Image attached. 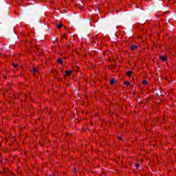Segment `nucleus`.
<instances>
[{"instance_id":"f257e3e1","label":"nucleus","mask_w":176,"mask_h":176,"mask_svg":"<svg viewBox=\"0 0 176 176\" xmlns=\"http://www.w3.org/2000/svg\"><path fill=\"white\" fill-rule=\"evenodd\" d=\"M0 174H4V176H12L14 173L12 172V170L9 168L3 167V171L0 172Z\"/></svg>"},{"instance_id":"f03ea898","label":"nucleus","mask_w":176,"mask_h":176,"mask_svg":"<svg viewBox=\"0 0 176 176\" xmlns=\"http://www.w3.org/2000/svg\"><path fill=\"white\" fill-rule=\"evenodd\" d=\"M160 61H162V63H167L168 61V57L167 56H160Z\"/></svg>"},{"instance_id":"7ed1b4c3","label":"nucleus","mask_w":176,"mask_h":176,"mask_svg":"<svg viewBox=\"0 0 176 176\" xmlns=\"http://www.w3.org/2000/svg\"><path fill=\"white\" fill-rule=\"evenodd\" d=\"M129 47L131 52H134V50H137L138 49V45H129Z\"/></svg>"},{"instance_id":"20e7f679","label":"nucleus","mask_w":176,"mask_h":176,"mask_svg":"<svg viewBox=\"0 0 176 176\" xmlns=\"http://www.w3.org/2000/svg\"><path fill=\"white\" fill-rule=\"evenodd\" d=\"M73 72H74V70L72 69L65 71V76H68L69 78V76L72 75Z\"/></svg>"},{"instance_id":"39448f33","label":"nucleus","mask_w":176,"mask_h":176,"mask_svg":"<svg viewBox=\"0 0 176 176\" xmlns=\"http://www.w3.org/2000/svg\"><path fill=\"white\" fill-rule=\"evenodd\" d=\"M51 74H52L53 76H58V71H57L56 69H52Z\"/></svg>"},{"instance_id":"423d86ee","label":"nucleus","mask_w":176,"mask_h":176,"mask_svg":"<svg viewBox=\"0 0 176 176\" xmlns=\"http://www.w3.org/2000/svg\"><path fill=\"white\" fill-rule=\"evenodd\" d=\"M41 48L38 46H35V53L36 54H37L38 56L41 55V52H40Z\"/></svg>"},{"instance_id":"0eeeda50","label":"nucleus","mask_w":176,"mask_h":176,"mask_svg":"<svg viewBox=\"0 0 176 176\" xmlns=\"http://www.w3.org/2000/svg\"><path fill=\"white\" fill-rule=\"evenodd\" d=\"M30 72H32V74H33V75H35V74H36V72H39V70H38V68H36V67H33V69L32 70H30Z\"/></svg>"},{"instance_id":"6e6552de","label":"nucleus","mask_w":176,"mask_h":176,"mask_svg":"<svg viewBox=\"0 0 176 176\" xmlns=\"http://www.w3.org/2000/svg\"><path fill=\"white\" fill-rule=\"evenodd\" d=\"M116 83H118V81L116 80H115V78H111L110 80L111 86H113V85H116Z\"/></svg>"},{"instance_id":"1a4fd4ad","label":"nucleus","mask_w":176,"mask_h":176,"mask_svg":"<svg viewBox=\"0 0 176 176\" xmlns=\"http://www.w3.org/2000/svg\"><path fill=\"white\" fill-rule=\"evenodd\" d=\"M133 74V72L131 70H129L126 73V75L128 78H131V75Z\"/></svg>"},{"instance_id":"9d476101","label":"nucleus","mask_w":176,"mask_h":176,"mask_svg":"<svg viewBox=\"0 0 176 176\" xmlns=\"http://www.w3.org/2000/svg\"><path fill=\"white\" fill-rule=\"evenodd\" d=\"M142 86H148V85H149V82H148V81H146V80H143L142 81Z\"/></svg>"},{"instance_id":"9b49d317","label":"nucleus","mask_w":176,"mask_h":176,"mask_svg":"<svg viewBox=\"0 0 176 176\" xmlns=\"http://www.w3.org/2000/svg\"><path fill=\"white\" fill-rule=\"evenodd\" d=\"M57 63H58V64H60L61 65H63V64H64V61L63 60V59L61 58H58Z\"/></svg>"},{"instance_id":"f8f14e48","label":"nucleus","mask_w":176,"mask_h":176,"mask_svg":"<svg viewBox=\"0 0 176 176\" xmlns=\"http://www.w3.org/2000/svg\"><path fill=\"white\" fill-rule=\"evenodd\" d=\"M124 85H125L126 87H129V86H131V83H130L129 81H124Z\"/></svg>"},{"instance_id":"ddd939ff","label":"nucleus","mask_w":176,"mask_h":176,"mask_svg":"<svg viewBox=\"0 0 176 176\" xmlns=\"http://www.w3.org/2000/svg\"><path fill=\"white\" fill-rule=\"evenodd\" d=\"M38 145H40V146H42L43 148H45V142L39 141L38 142Z\"/></svg>"},{"instance_id":"4468645a","label":"nucleus","mask_w":176,"mask_h":176,"mask_svg":"<svg viewBox=\"0 0 176 176\" xmlns=\"http://www.w3.org/2000/svg\"><path fill=\"white\" fill-rule=\"evenodd\" d=\"M11 64H12V67H14V68H17L19 67V63L12 62Z\"/></svg>"},{"instance_id":"2eb2a0df","label":"nucleus","mask_w":176,"mask_h":176,"mask_svg":"<svg viewBox=\"0 0 176 176\" xmlns=\"http://www.w3.org/2000/svg\"><path fill=\"white\" fill-rule=\"evenodd\" d=\"M135 166L136 170H138V168H140V164L138 163V162H137L135 164Z\"/></svg>"},{"instance_id":"dca6fc26","label":"nucleus","mask_w":176,"mask_h":176,"mask_svg":"<svg viewBox=\"0 0 176 176\" xmlns=\"http://www.w3.org/2000/svg\"><path fill=\"white\" fill-rule=\"evenodd\" d=\"M64 38H65V39H68V37H67V35L64 34L63 36H62V38H61L60 41H59V43H60V42H61L63 41V39H64Z\"/></svg>"},{"instance_id":"f3484780","label":"nucleus","mask_w":176,"mask_h":176,"mask_svg":"<svg viewBox=\"0 0 176 176\" xmlns=\"http://www.w3.org/2000/svg\"><path fill=\"white\" fill-rule=\"evenodd\" d=\"M57 28H58V30H61V28H63V23H60V24H58L57 25Z\"/></svg>"},{"instance_id":"a211bd4d","label":"nucleus","mask_w":176,"mask_h":176,"mask_svg":"<svg viewBox=\"0 0 176 176\" xmlns=\"http://www.w3.org/2000/svg\"><path fill=\"white\" fill-rule=\"evenodd\" d=\"M57 80H58V82H64V80H63V78H62V77H58V78H57Z\"/></svg>"},{"instance_id":"6ab92c4d","label":"nucleus","mask_w":176,"mask_h":176,"mask_svg":"<svg viewBox=\"0 0 176 176\" xmlns=\"http://www.w3.org/2000/svg\"><path fill=\"white\" fill-rule=\"evenodd\" d=\"M118 140H119L120 141H123V138H122L121 136H117Z\"/></svg>"},{"instance_id":"aec40b11","label":"nucleus","mask_w":176,"mask_h":176,"mask_svg":"<svg viewBox=\"0 0 176 176\" xmlns=\"http://www.w3.org/2000/svg\"><path fill=\"white\" fill-rule=\"evenodd\" d=\"M52 113H53V109L50 108V113H48V115H52Z\"/></svg>"},{"instance_id":"412c9836","label":"nucleus","mask_w":176,"mask_h":176,"mask_svg":"<svg viewBox=\"0 0 176 176\" xmlns=\"http://www.w3.org/2000/svg\"><path fill=\"white\" fill-rule=\"evenodd\" d=\"M3 166V162L0 161V166Z\"/></svg>"},{"instance_id":"4be33fe9","label":"nucleus","mask_w":176,"mask_h":176,"mask_svg":"<svg viewBox=\"0 0 176 176\" xmlns=\"http://www.w3.org/2000/svg\"><path fill=\"white\" fill-rule=\"evenodd\" d=\"M114 36H115L116 38H119V36H118V34H116V33L115 34Z\"/></svg>"},{"instance_id":"5701e85b","label":"nucleus","mask_w":176,"mask_h":176,"mask_svg":"<svg viewBox=\"0 0 176 176\" xmlns=\"http://www.w3.org/2000/svg\"><path fill=\"white\" fill-rule=\"evenodd\" d=\"M74 173H76V167H74Z\"/></svg>"},{"instance_id":"b1692460","label":"nucleus","mask_w":176,"mask_h":176,"mask_svg":"<svg viewBox=\"0 0 176 176\" xmlns=\"http://www.w3.org/2000/svg\"><path fill=\"white\" fill-rule=\"evenodd\" d=\"M67 76H65V74H64L63 76V79H65L67 78Z\"/></svg>"},{"instance_id":"393cba45","label":"nucleus","mask_w":176,"mask_h":176,"mask_svg":"<svg viewBox=\"0 0 176 176\" xmlns=\"http://www.w3.org/2000/svg\"><path fill=\"white\" fill-rule=\"evenodd\" d=\"M54 76V79H57V76Z\"/></svg>"},{"instance_id":"a878e982","label":"nucleus","mask_w":176,"mask_h":176,"mask_svg":"<svg viewBox=\"0 0 176 176\" xmlns=\"http://www.w3.org/2000/svg\"><path fill=\"white\" fill-rule=\"evenodd\" d=\"M20 76H23V73L22 72H21Z\"/></svg>"},{"instance_id":"bb28decb","label":"nucleus","mask_w":176,"mask_h":176,"mask_svg":"<svg viewBox=\"0 0 176 176\" xmlns=\"http://www.w3.org/2000/svg\"><path fill=\"white\" fill-rule=\"evenodd\" d=\"M46 109H47V111H48V110H49V109H48V108H45V111H46Z\"/></svg>"},{"instance_id":"cd10ccee","label":"nucleus","mask_w":176,"mask_h":176,"mask_svg":"<svg viewBox=\"0 0 176 176\" xmlns=\"http://www.w3.org/2000/svg\"><path fill=\"white\" fill-rule=\"evenodd\" d=\"M56 41H58V37H57V38H56Z\"/></svg>"},{"instance_id":"c85d7f7f","label":"nucleus","mask_w":176,"mask_h":176,"mask_svg":"<svg viewBox=\"0 0 176 176\" xmlns=\"http://www.w3.org/2000/svg\"><path fill=\"white\" fill-rule=\"evenodd\" d=\"M91 43H94V41H91Z\"/></svg>"},{"instance_id":"c756f323","label":"nucleus","mask_w":176,"mask_h":176,"mask_svg":"<svg viewBox=\"0 0 176 176\" xmlns=\"http://www.w3.org/2000/svg\"><path fill=\"white\" fill-rule=\"evenodd\" d=\"M61 73H63V72H64V70H61V72H60Z\"/></svg>"},{"instance_id":"7c9ffc66","label":"nucleus","mask_w":176,"mask_h":176,"mask_svg":"<svg viewBox=\"0 0 176 176\" xmlns=\"http://www.w3.org/2000/svg\"><path fill=\"white\" fill-rule=\"evenodd\" d=\"M50 176H56V175H50Z\"/></svg>"},{"instance_id":"2f4dec72","label":"nucleus","mask_w":176,"mask_h":176,"mask_svg":"<svg viewBox=\"0 0 176 176\" xmlns=\"http://www.w3.org/2000/svg\"><path fill=\"white\" fill-rule=\"evenodd\" d=\"M142 24H145V22H144V23H142Z\"/></svg>"},{"instance_id":"473e14b6","label":"nucleus","mask_w":176,"mask_h":176,"mask_svg":"<svg viewBox=\"0 0 176 176\" xmlns=\"http://www.w3.org/2000/svg\"><path fill=\"white\" fill-rule=\"evenodd\" d=\"M169 2H170V1H171V0H168Z\"/></svg>"}]
</instances>
